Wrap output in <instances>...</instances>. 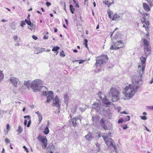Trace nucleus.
Listing matches in <instances>:
<instances>
[{"instance_id":"f257e3e1","label":"nucleus","mask_w":153,"mask_h":153,"mask_svg":"<svg viewBox=\"0 0 153 153\" xmlns=\"http://www.w3.org/2000/svg\"><path fill=\"white\" fill-rule=\"evenodd\" d=\"M108 57L107 55H102L96 59V63L95 64L96 68L95 72L100 71L101 67V65L106 63L108 60Z\"/></svg>"},{"instance_id":"f03ea898","label":"nucleus","mask_w":153,"mask_h":153,"mask_svg":"<svg viewBox=\"0 0 153 153\" xmlns=\"http://www.w3.org/2000/svg\"><path fill=\"white\" fill-rule=\"evenodd\" d=\"M42 82L41 80L36 79L31 82L30 86L34 92H36L41 89V91H42V87L43 86H42Z\"/></svg>"},{"instance_id":"7ed1b4c3","label":"nucleus","mask_w":153,"mask_h":153,"mask_svg":"<svg viewBox=\"0 0 153 153\" xmlns=\"http://www.w3.org/2000/svg\"><path fill=\"white\" fill-rule=\"evenodd\" d=\"M123 93L125 94L126 97L130 98L134 95L135 90L133 86L129 85L124 88Z\"/></svg>"},{"instance_id":"20e7f679","label":"nucleus","mask_w":153,"mask_h":153,"mask_svg":"<svg viewBox=\"0 0 153 153\" xmlns=\"http://www.w3.org/2000/svg\"><path fill=\"white\" fill-rule=\"evenodd\" d=\"M120 92L118 91L114 88H111L108 92V94L111 97L113 102L117 101L119 98Z\"/></svg>"},{"instance_id":"39448f33","label":"nucleus","mask_w":153,"mask_h":153,"mask_svg":"<svg viewBox=\"0 0 153 153\" xmlns=\"http://www.w3.org/2000/svg\"><path fill=\"white\" fill-rule=\"evenodd\" d=\"M43 90V95L44 96H47L46 102L47 103L50 102V101L52 100L53 98V93L52 91L47 92V88L45 87H42Z\"/></svg>"},{"instance_id":"423d86ee","label":"nucleus","mask_w":153,"mask_h":153,"mask_svg":"<svg viewBox=\"0 0 153 153\" xmlns=\"http://www.w3.org/2000/svg\"><path fill=\"white\" fill-rule=\"evenodd\" d=\"M37 138L38 140L41 142L42 148H46L48 144L47 140L46 138L44 136L39 135Z\"/></svg>"},{"instance_id":"0eeeda50","label":"nucleus","mask_w":153,"mask_h":153,"mask_svg":"<svg viewBox=\"0 0 153 153\" xmlns=\"http://www.w3.org/2000/svg\"><path fill=\"white\" fill-rule=\"evenodd\" d=\"M102 107V105L100 103H94L92 105V108L96 109L99 114L101 113Z\"/></svg>"},{"instance_id":"6e6552de","label":"nucleus","mask_w":153,"mask_h":153,"mask_svg":"<svg viewBox=\"0 0 153 153\" xmlns=\"http://www.w3.org/2000/svg\"><path fill=\"white\" fill-rule=\"evenodd\" d=\"M82 119V117L80 115L77 116L75 117L72 120L73 126L75 127L79 122H80Z\"/></svg>"},{"instance_id":"1a4fd4ad","label":"nucleus","mask_w":153,"mask_h":153,"mask_svg":"<svg viewBox=\"0 0 153 153\" xmlns=\"http://www.w3.org/2000/svg\"><path fill=\"white\" fill-rule=\"evenodd\" d=\"M11 83L15 87L17 86L19 82V79L15 77L12 76L9 79Z\"/></svg>"},{"instance_id":"9d476101","label":"nucleus","mask_w":153,"mask_h":153,"mask_svg":"<svg viewBox=\"0 0 153 153\" xmlns=\"http://www.w3.org/2000/svg\"><path fill=\"white\" fill-rule=\"evenodd\" d=\"M53 106L56 107L58 108L60 107V101L57 96H56L53 100Z\"/></svg>"},{"instance_id":"9b49d317","label":"nucleus","mask_w":153,"mask_h":153,"mask_svg":"<svg viewBox=\"0 0 153 153\" xmlns=\"http://www.w3.org/2000/svg\"><path fill=\"white\" fill-rule=\"evenodd\" d=\"M105 143L108 146H110V147L112 146L115 150H116V147L114 144V141L111 138H110V140L106 141Z\"/></svg>"},{"instance_id":"f8f14e48","label":"nucleus","mask_w":153,"mask_h":153,"mask_svg":"<svg viewBox=\"0 0 153 153\" xmlns=\"http://www.w3.org/2000/svg\"><path fill=\"white\" fill-rule=\"evenodd\" d=\"M120 45L117 43V42H114L113 43V44L110 47V49L111 50H117L119 49L122 48V46H118Z\"/></svg>"},{"instance_id":"ddd939ff","label":"nucleus","mask_w":153,"mask_h":153,"mask_svg":"<svg viewBox=\"0 0 153 153\" xmlns=\"http://www.w3.org/2000/svg\"><path fill=\"white\" fill-rule=\"evenodd\" d=\"M64 102L67 105L68 104L69 101V95L68 94L65 93L64 95Z\"/></svg>"},{"instance_id":"4468645a","label":"nucleus","mask_w":153,"mask_h":153,"mask_svg":"<svg viewBox=\"0 0 153 153\" xmlns=\"http://www.w3.org/2000/svg\"><path fill=\"white\" fill-rule=\"evenodd\" d=\"M143 6L144 9L146 11L148 12L150 10L149 6L146 3H143Z\"/></svg>"},{"instance_id":"2eb2a0df","label":"nucleus","mask_w":153,"mask_h":153,"mask_svg":"<svg viewBox=\"0 0 153 153\" xmlns=\"http://www.w3.org/2000/svg\"><path fill=\"white\" fill-rule=\"evenodd\" d=\"M102 102L103 103L107 105H113V103L109 101L106 98L103 99L102 100Z\"/></svg>"},{"instance_id":"dca6fc26","label":"nucleus","mask_w":153,"mask_h":153,"mask_svg":"<svg viewBox=\"0 0 153 153\" xmlns=\"http://www.w3.org/2000/svg\"><path fill=\"white\" fill-rule=\"evenodd\" d=\"M100 114H103L104 116H106L109 115V112L108 110H105L103 108L102 110V112L100 113Z\"/></svg>"},{"instance_id":"f3484780","label":"nucleus","mask_w":153,"mask_h":153,"mask_svg":"<svg viewBox=\"0 0 153 153\" xmlns=\"http://www.w3.org/2000/svg\"><path fill=\"white\" fill-rule=\"evenodd\" d=\"M93 137L92 136V135L90 133L88 134L87 135L85 136V138L86 140L88 141H90Z\"/></svg>"},{"instance_id":"a211bd4d","label":"nucleus","mask_w":153,"mask_h":153,"mask_svg":"<svg viewBox=\"0 0 153 153\" xmlns=\"http://www.w3.org/2000/svg\"><path fill=\"white\" fill-rule=\"evenodd\" d=\"M24 118L25 119L27 118L29 120L28 121V124L27 126L28 127L30 126L31 123V120H30V116L29 115L25 116L24 117Z\"/></svg>"},{"instance_id":"6ab92c4d","label":"nucleus","mask_w":153,"mask_h":153,"mask_svg":"<svg viewBox=\"0 0 153 153\" xmlns=\"http://www.w3.org/2000/svg\"><path fill=\"white\" fill-rule=\"evenodd\" d=\"M30 81L28 80L27 81H24V85L27 88H29L30 85Z\"/></svg>"},{"instance_id":"aec40b11","label":"nucleus","mask_w":153,"mask_h":153,"mask_svg":"<svg viewBox=\"0 0 153 153\" xmlns=\"http://www.w3.org/2000/svg\"><path fill=\"white\" fill-rule=\"evenodd\" d=\"M103 2L106 5H107L108 7H109L111 4L114 3V1L112 0V2H110L108 1H105Z\"/></svg>"},{"instance_id":"412c9836","label":"nucleus","mask_w":153,"mask_h":153,"mask_svg":"<svg viewBox=\"0 0 153 153\" xmlns=\"http://www.w3.org/2000/svg\"><path fill=\"white\" fill-rule=\"evenodd\" d=\"M43 34H45L43 39H48V31H46L43 33Z\"/></svg>"},{"instance_id":"4be33fe9","label":"nucleus","mask_w":153,"mask_h":153,"mask_svg":"<svg viewBox=\"0 0 153 153\" xmlns=\"http://www.w3.org/2000/svg\"><path fill=\"white\" fill-rule=\"evenodd\" d=\"M143 42L144 46L149 45V42L147 39H143Z\"/></svg>"},{"instance_id":"5701e85b","label":"nucleus","mask_w":153,"mask_h":153,"mask_svg":"<svg viewBox=\"0 0 153 153\" xmlns=\"http://www.w3.org/2000/svg\"><path fill=\"white\" fill-rule=\"evenodd\" d=\"M100 123L101 126H104L105 125V120L103 118H102L100 120Z\"/></svg>"},{"instance_id":"b1692460","label":"nucleus","mask_w":153,"mask_h":153,"mask_svg":"<svg viewBox=\"0 0 153 153\" xmlns=\"http://www.w3.org/2000/svg\"><path fill=\"white\" fill-rule=\"evenodd\" d=\"M120 17V16L116 13V14H114L113 16V18H112V20H115L116 19H117V18H119Z\"/></svg>"},{"instance_id":"393cba45","label":"nucleus","mask_w":153,"mask_h":153,"mask_svg":"<svg viewBox=\"0 0 153 153\" xmlns=\"http://www.w3.org/2000/svg\"><path fill=\"white\" fill-rule=\"evenodd\" d=\"M43 132L46 135L49 132V130L48 128V126H47Z\"/></svg>"},{"instance_id":"a878e982","label":"nucleus","mask_w":153,"mask_h":153,"mask_svg":"<svg viewBox=\"0 0 153 153\" xmlns=\"http://www.w3.org/2000/svg\"><path fill=\"white\" fill-rule=\"evenodd\" d=\"M102 137L103 138V139L105 142L109 140V137H108L107 135L105 136V135H102Z\"/></svg>"},{"instance_id":"bb28decb","label":"nucleus","mask_w":153,"mask_h":153,"mask_svg":"<svg viewBox=\"0 0 153 153\" xmlns=\"http://www.w3.org/2000/svg\"><path fill=\"white\" fill-rule=\"evenodd\" d=\"M77 108V107L76 106H75L71 108V111L73 113H75L76 110V109Z\"/></svg>"},{"instance_id":"cd10ccee","label":"nucleus","mask_w":153,"mask_h":153,"mask_svg":"<svg viewBox=\"0 0 153 153\" xmlns=\"http://www.w3.org/2000/svg\"><path fill=\"white\" fill-rule=\"evenodd\" d=\"M93 121L95 123H97V117L96 116H93L92 117Z\"/></svg>"},{"instance_id":"c85d7f7f","label":"nucleus","mask_w":153,"mask_h":153,"mask_svg":"<svg viewBox=\"0 0 153 153\" xmlns=\"http://www.w3.org/2000/svg\"><path fill=\"white\" fill-rule=\"evenodd\" d=\"M70 8L71 13L72 14H73L74 13V11L75 10V9L73 7L72 5H70Z\"/></svg>"},{"instance_id":"c756f323","label":"nucleus","mask_w":153,"mask_h":153,"mask_svg":"<svg viewBox=\"0 0 153 153\" xmlns=\"http://www.w3.org/2000/svg\"><path fill=\"white\" fill-rule=\"evenodd\" d=\"M22 131L23 130L22 127L20 126H19L17 131L20 133L22 132Z\"/></svg>"},{"instance_id":"7c9ffc66","label":"nucleus","mask_w":153,"mask_h":153,"mask_svg":"<svg viewBox=\"0 0 153 153\" xmlns=\"http://www.w3.org/2000/svg\"><path fill=\"white\" fill-rule=\"evenodd\" d=\"M59 47L57 46H55L52 49V51H56L58 50L59 49Z\"/></svg>"},{"instance_id":"2f4dec72","label":"nucleus","mask_w":153,"mask_h":153,"mask_svg":"<svg viewBox=\"0 0 153 153\" xmlns=\"http://www.w3.org/2000/svg\"><path fill=\"white\" fill-rule=\"evenodd\" d=\"M102 94L103 93L101 91H99L97 94V95L99 96L100 100H102V97L101 96Z\"/></svg>"},{"instance_id":"473e14b6","label":"nucleus","mask_w":153,"mask_h":153,"mask_svg":"<svg viewBox=\"0 0 153 153\" xmlns=\"http://www.w3.org/2000/svg\"><path fill=\"white\" fill-rule=\"evenodd\" d=\"M30 27H29L30 29L31 30L33 31L34 30L35 27V25L33 24H32L31 25H30Z\"/></svg>"},{"instance_id":"72a5a7b5","label":"nucleus","mask_w":153,"mask_h":153,"mask_svg":"<svg viewBox=\"0 0 153 153\" xmlns=\"http://www.w3.org/2000/svg\"><path fill=\"white\" fill-rule=\"evenodd\" d=\"M25 22L28 25H31L32 24L30 20H28L27 19L25 20Z\"/></svg>"},{"instance_id":"f704fd0d","label":"nucleus","mask_w":153,"mask_h":153,"mask_svg":"<svg viewBox=\"0 0 153 153\" xmlns=\"http://www.w3.org/2000/svg\"><path fill=\"white\" fill-rule=\"evenodd\" d=\"M144 47L145 48V50L146 51H150V50H151V48L149 47V45H148L147 46H145Z\"/></svg>"},{"instance_id":"c9c22d12","label":"nucleus","mask_w":153,"mask_h":153,"mask_svg":"<svg viewBox=\"0 0 153 153\" xmlns=\"http://www.w3.org/2000/svg\"><path fill=\"white\" fill-rule=\"evenodd\" d=\"M140 81H138L137 80V81L135 82V85H136V90L137 91V90H138L139 89V86L138 85H137V83H138V82Z\"/></svg>"},{"instance_id":"e433bc0d","label":"nucleus","mask_w":153,"mask_h":153,"mask_svg":"<svg viewBox=\"0 0 153 153\" xmlns=\"http://www.w3.org/2000/svg\"><path fill=\"white\" fill-rule=\"evenodd\" d=\"M141 62L143 64H144L145 63V62L146 61V58L144 57H143L142 59H141Z\"/></svg>"},{"instance_id":"4c0bfd02","label":"nucleus","mask_w":153,"mask_h":153,"mask_svg":"<svg viewBox=\"0 0 153 153\" xmlns=\"http://www.w3.org/2000/svg\"><path fill=\"white\" fill-rule=\"evenodd\" d=\"M60 55L61 56H62L63 57H64L65 56V53L63 51H62L60 53Z\"/></svg>"},{"instance_id":"58836bf2","label":"nucleus","mask_w":153,"mask_h":153,"mask_svg":"<svg viewBox=\"0 0 153 153\" xmlns=\"http://www.w3.org/2000/svg\"><path fill=\"white\" fill-rule=\"evenodd\" d=\"M26 24L25 22H24V21H22L21 22L20 26L22 27H23Z\"/></svg>"},{"instance_id":"ea45409f","label":"nucleus","mask_w":153,"mask_h":153,"mask_svg":"<svg viewBox=\"0 0 153 153\" xmlns=\"http://www.w3.org/2000/svg\"><path fill=\"white\" fill-rule=\"evenodd\" d=\"M18 38L19 37L17 36H14L13 37V40L15 41L18 42Z\"/></svg>"},{"instance_id":"a19ab883","label":"nucleus","mask_w":153,"mask_h":153,"mask_svg":"<svg viewBox=\"0 0 153 153\" xmlns=\"http://www.w3.org/2000/svg\"><path fill=\"white\" fill-rule=\"evenodd\" d=\"M38 118H39V122H41V121H42V116L41 114H39V115H38Z\"/></svg>"},{"instance_id":"79ce46f5","label":"nucleus","mask_w":153,"mask_h":153,"mask_svg":"<svg viewBox=\"0 0 153 153\" xmlns=\"http://www.w3.org/2000/svg\"><path fill=\"white\" fill-rule=\"evenodd\" d=\"M130 117L129 116H127L125 118V121H129L130 120Z\"/></svg>"},{"instance_id":"37998d69","label":"nucleus","mask_w":153,"mask_h":153,"mask_svg":"<svg viewBox=\"0 0 153 153\" xmlns=\"http://www.w3.org/2000/svg\"><path fill=\"white\" fill-rule=\"evenodd\" d=\"M95 145L97 148H98V152H99L100 150V148H99L100 145L97 142L95 143Z\"/></svg>"},{"instance_id":"c03bdc74","label":"nucleus","mask_w":153,"mask_h":153,"mask_svg":"<svg viewBox=\"0 0 153 153\" xmlns=\"http://www.w3.org/2000/svg\"><path fill=\"white\" fill-rule=\"evenodd\" d=\"M84 44L85 46L87 48H88V45H87V42H88V40L86 39H84Z\"/></svg>"},{"instance_id":"a18cd8bd","label":"nucleus","mask_w":153,"mask_h":153,"mask_svg":"<svg viewBox=\"0 0 153 153\" xmlns=\"http://www.w3.org/2000/svg\"><path fill=\"white\" fill-rule=\"evenodd\" d=\"M141 21L143 23H145L146 25L147 24L146 21V19L145 18H143L141 19Z\"/></svg>"},{"instance_id":"49530a36","label":"nucleus","mask_w":153,"mask_h":153,"mask_svg":"<svg viewBox=\"0 0 153 153\" xmlns=\"http://www.w3.org/2000/svg\"><path fill=\"white\" fill-rule=\"evenodd\" d=\"M86 108H79V110H80V111L82 112H83L85 110Z\"/></svg>"},{"instance_id":"de8ad7c7","label":"nucleus","mask_w":153,"mask_h":153,"mask_svg":"<svg viewBox=\"0 0 153 153\" xmlns=\"http://www.w3.org/2000/svg\"><path fill=\"white\" fill-rule=\"evenodd\" d=\"M124 121V120L123 119H119L118 121V123H122L123 121Z\"/></svg>"},{"instance_id":"09e8293b","label":"nucleus","mask_w":153,"mask_h":153,"mask_svg":"<svg viewBox=\"0 0 153 153\" xmlns=\"http://www.w3.org/2000/svg\"><path fill=\"white\" fill-rule=\"evenodd\" d=\"M128 128L127 126V125H124L123 126V128L124 129H126Z\"/></svg>"},{"instance_id":"8fccbe9b","label":"nucleus","mask_w":153,"mask_h":153,"mask_svg":"<svg viewBox=\"0 0 153 153\" xmlns=\"http://www.w3.org/2000/svg\"><path fill=\"white\" fill-rule=\"evenodd\" d=\"M141 119L143 120H146L147 119V118L145 116H141L140 117Z\"/></svg>"},{"instance_id":"3c124183","label":"nucleus","mask_w":153,"mask_h":153,"mask_svg":"<svg viewBox=\"0 0 153 153\" xmlns=\"http://www.w3.org/2000/svg\"><path fill=\"white\" fill-rule=\"evenodd\" d=\"M5 142L7 143H10V141L7 138H6L5 140Z\"/></svg>"},{"instance_id":"603ef678","label":"nucleus","mask_w":153,"mask_h":153,"mask_svg":"<svg viewBox=\"0 0 153 153\" xmlns=\"http://www.w3.org/2000/svg\"><path fill=\"white\" fill-rule=\"evenodd\" d=\"M147 108L148 109H150L153 110V106H148L147 107Z\"/></svg>"},{"instance_id":"864d4df0","label":"nucleus","mask_w":153,"mask_h":153,"mask_svg":"<svg viewBox=\"0 0 153 153\" xmlns=\"http://www.w3.org/2000/svg\"><path fill=\"white\" fill-rule=\"evenodd\" d=\"M32 37L33 39H35V40L37 39L38 38L37 37L34 35H33L32 36Z\"/></svg>"},{"instance_id":"5fc2aeb1","label":"nucleus","mask_w":153,"mask_h":153,"mask_svg":"<svg viewBox=\"0 0 153 153\" xmlns=\"http://www.w3.org/2000/svg\"><path fill=\"white\" fill-rule=\"evenodd\" d=\"M119 44H123V42L122 40H120L118 41L117 42Z\"/></svg>"},{"instance_id":"6e6d98bb","label":"nucleus","mask_w":153,"mask_h":153,"mask_svg":"<svg viewBox=\"0 0 153 153\" xmlns=\"http://www.w3.org/2000/svg\"><path fill=\"white\" fill-rule=\"evenodd\" d=\"M23 148L24 149H25V151H26V152H28V150L27 149V147L25 146H23Z\"/></svg>"},{"instance_id":"4d7b16f0","label":"nucleus","mask_w":153,"mask_h":153,"mask_svg":"<svg viewBox=\"0 0 153 153\" xmlns=\"http://www.w3.org/2000/svg\"><path fill=\"white\" fill-rule=\"evenodd\" d=\"M6 127H7V129L8 131H9L10 129V127L9 125L8 124H7V125Z\"/></svg>"},{"instance_id":"13d9d810","label":"nucleus","mask_w":153,"mask_h":153,"mask_svg":"<svg viewBox=\"0 0 153 153\" xmlns=\"http://www.w3.org/2000/svg\"><path fill=\"white\" fill-rule=\"evenodd\" d=\"M102 127L104 128V129L105 130H106L108 129V127L107 126H105V125H104V126H102Z\"/></svg>"},{"instance_id":"bf43d9fd","label":"nucleus","mask_w":153,"mask_h":153,"mask_svg":"<svg viewBox=\"0 0 153 153\" xmlns=\"http://www.w3.org/2000/svg\"><path fill=\"white\" fill-rule=\"evenodd\" d=\"M27 120H24V125L25 126H26L27 124Z\"/></svg>"},{"instance_id":"052dcab7","label":"nucleus","mask_w":153,"mask_h":153,"mask_svg":"<svg viewBox=\"0 0 153 153\" xmlns=\"http://www.w3.org/2000/svg\"><path fill=\"white\" fill-rule=\"evenodd\" d=\"M46 5L48 7L51 5V3L49 2H46Z\"/></svg>"},{"instance_id":"680f3d73","label":"nucleus","mask_w":153,"mask_h":153,"mask_svg":"<svg viewBox=\"0 0 153 153\" xmlns=\"http://www.w3.org/2000/svg\"><path fill=\"white\" fill-rule=\"evenodd\" d=\"M84 62V60H80L79 61V64H80L83 63Z\"/></svg>"},{"instance_id":"e2e57ef3","label":"nucleus","mask_w":153,"mask_h":153,"mask_svg":"<svg viewBox=\"0 0 153 153\" xmlns=\"http://www.w3.org/2000/svg\"><path fill=\"white\" fill-rule=\"evenodd\" d=\"M108 16H109V18L110 19H111L112 17H111V14L109 13H108Z\"/></svg>"},{"instance_id":"0e129e2a","label":"nucleus","mask_w":153,"mask_h":153,"mask_svg":"<svg viewBox=\"0 0 153 153\" xmlns=\"http://www.w3.org/2000/svg\"><path fill=\"white\" fill-rule=\"evenodd\" d=\"M121 114H128V113L126 112L125 111H123L121 112Z\"/></svg>"},{"instance_id":"69168bd1","label":"nucleus","mask_w":153,"mask_h":153,"mask_svg":"<svg viewBox=\"0 0 153 153\" xmlns=\"http://www.w3.org/2000/svg\"><path fill=\"white\" fill-rule=\"evenodd\" d=\"M7 21L4 19H3L1 20V22H7Z\"/></svg>"},{"instance_id":"338daca9","label":"nucleus","mask_w":153,"mask_h":153,"mask_svg":"<svg viewBox=\"0 0 153 153\" xmlns=\"http://www.w3.org/2000/svg\"><path fill=\"white\" fill-rule=\"evenodd\" d=\"M145 128H146V131H148L149 132H150V131L146 127H145Z\"/></svg>"},{"instance_id":"774afa93","label":"nucleus","mask_w":153,"mask_h":153,"mask_svg":"<svg viewBox=\"0 0 153 153\" xmlns=\"http://www.w3.org/2000/svg\"><path fill=\"white\" fill-rule=\"evenodd\" d=\"M65 22L66 23V24L67 25H68V20L67 19H65Z\"/></svg>"}]
</instances>
